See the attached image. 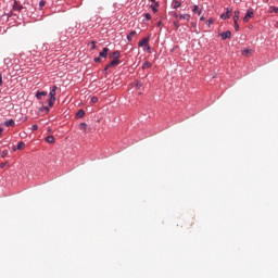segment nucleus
Instances as JSON below:
<instances>
[{
    "mask_svg": "<svg viewBox=\"0 0 278 278\" xmlns=\"http://www.w3.org/2000/svg\"><path fill=\"white\" fill-rule=\"evenodd\" d=\"M56 90H58V86H53L49 93V100H48L49 108H53V103H55Z\"/></svg>",
    "mask_w": 278,
    "mask_h": 278,
    "instance_id": "1",
    "label": "nucleus"
},
{
    "mask_svg": "<svg viewBox=\"0 0 278 278\" xmlns=\"http://www.w3.org/2000/svg\"><path fill=\"white\" fill-rule=\"evenodd\" d=\"M253 16H255V13H253V10H248V12L245 13V16L243 17L244 23H249V21H251V18H253Z\"/></svg>",
    "mask_w": 278,
    "mask_h": 278,
    "instance_id": "2",
    "label": "nucleus"
},
{
    "mask_svg": "<svg viewBox=\"0 0 278 278\" xmlns=\"http://www.w3.org/2000/svg\"><path fill=\"white\" fill-rule=\"evenodd\" d=\"M121 64V61L118 59H114L113 61L110 62L109 65H106L105 71L112 66H118Z\"/></svg>",
    "mask_w": 278,
    "mask_h": 278,
    "instance_id": "3",
    "label": "nucleus"
},
{
    "mask_svg": "<svg viewBox=\"0 0 278 278\" xmlns=\"http://www.w3.org/2000/svg\"><path fill=\"white\" fill-rule=\"evenodd\" d=\"M231 12V9H227L226 13L220 15V18H223V21H227V18H230Z\"/></svg>",
    "mask_w": 278,
    "mask_h": 278,
    "instance_id": "4",
    "label": "nucleus"
},
{
    "mask_svg": "<svg viewBox=\"0 0 278 278\" xmlns=\"http://www.w3.org/2000/svg\"><path fill=\"white\" fill-rule=\"evenodd\" d=\"M219 36L223 40H227V38H231V31L227 30L225 33L219 34Z\"/></svg>",
    "mask_w": 278,
    "mask_h": 278,
    "instance_id": "5",
    "label": "nucleus"
},
{
    "mask_svg": "<svg viewBox=\"0 0 278 278\" xmlns=\"http://www.w3.org/2000/svg\"><path fill=\"white\" fill-rule=\"evenodd\" d=\"M178 21H190V14H179Z\"/></svg>",
    "mask_w": 278,
    "mask_h": 278,
    "instance_id": "6",
    "label": "nucleus"
},
{
    "mask_svg": "<svg viewBox=\"0 0 278 278\" xmlns=\"http://www.w3.org/2000/svg\"><path fill=\"white\" fill-rule=\"evenodd\" d=\"M139 47H149V38H143L141 41L138 43Z\"/></svg>",
    "mask_w": 278,
    "mask_h": 278,
    "instance_id": "7",
    "label": "nucleus"
},
{
    "mask_svg": "<svg viewBox=\"0 0 278 278\" xmlns=\"http://www.w3.org/2000/svg\"><path fill=\"white\" fill-rule=\"evenodd\" d=\"M136 36H138V33H136V30L130 31L129 35H127L128 42H131V39Z\"/></svg>",
    "mask_w": 278,
    "mask_h": 278,
    "instance_id": "8",
    "label": "nucleus"
},
{
    "mask_svg": "<svg viewBox=\"0 0 278 278\" xmlns=\"http://www.w3.org/2000/svg\"><path fill=\"white\" fill-rule=\"evenodd\" d=\"M111 60H118L121 58V52L119 51H114L112 54H111Z\"/></svg>",
    "mask_w": 278,
    "mask_h": 278,
    "instance_id": "9",
    "label": "nucleus"
},
{
    "mask_svg": "<svg viewBox=\"0 0 278 278\" xmlns=\"http://www.w3.org/2000/svg\"><path fill=\"white\" fill-rule=\"evenodd\" d=\"M46 142H48V144H54L55 143V137L53 136H48L46 138Z\"/></svg>",
    "mask_w": 278,
    "mask_h": 278,
    "instance_id": "10",
    "label": "nucleus"
},
{
    "mask_svg": "<svg viewBox=\"0 0 278 278\" xmlns=\"http://www.w3.org/2000/svg\"><path fill=\"white\" fill-rule=\"evenodd\" d=\"M13 10L21 12L23 10V5H21L18 2H14Z\"/></svg>",
    "mask_w": 278,
    "mask_h": 278,
    "instance_id": "11",
    "label": "nucleus"
},
{
    "mask_svg": "<svg viewBox=\"0 0 278 278\" xmlns=\"http://www.w3.org/2000/svg\"><path fill=\"white\" fill-rule=\"evenodd\" d=\"M109 52H110L109 48H103V51L100 52V58H108Z\"/></svg>",
    "mask_w": 278,
    "mask_h": 278,
    "instance_id": "12",
    "label": "nucleus"
},
{
    "mask_svg": "<svg viewBox=\"0 0 278 278\" xmlns=\"http://www.w3.org/2000/svg\"><path fill=\"white\" fill-rule=\"evenodd\" d=\"M84 116H86V111L85 110H79L76 113V118H84Z\"/></svg>",
    "mask_w": 278,
    "mask_h": 278,
    "instance_id": "13",
    "label": "nucleus"
},
{
    "mask_svg": "<svg viewBox=\"0 0 278 278\" xmlns=\"http://www.w3.org/2000/svg\"><path fill=\"white\" fill-rule=\"evenodd\" d=\"M5 127H14L16 125V123L14 122V119H9L7 122H4Z\"/></svg>",
    "mask_w": 278,
    "mask_h": 278,
    "instance_id": "14",
    "label": "nucleus"
},
{
    "mask_svg": "<svg viewBox=\"0 0 278 278\" xmlns=\"http://www.w3.org/2000/svg\"><path fill=\"white\" fill-rule=\"evenodd\" d=\"M42 97H47V91H38V92L36 93V98H37L38 100L42 99Z\"/></svg>",
    "mask_w": 278,
    "mask_h": 278,
    "instance_id": "15",
    "label": "nucleus"
},
{
    "mask_svg": "<svg viewBox=\"0 0 278 278\" xmlns=\"http://www.w3.org/2000/svg\"><path fill=\"white\" fill-rule=\"evenodd\" d=\"M251 53H253V50H249V49L242 50V55H244V58H249V55H251Z\"/></svg>",
    "mask_w": 278,
    "mask_h": 278,
    "instance_id": "16",
    "label": "nucleus"
},
{
    "mask_svg": "<svg viewBox=\"0 0 278 278\" xmlns=\"http://www.w3.org/2000/svg\"><path fill=\"white\" fill-rule=\"evenodd\" d=\"M174 10H177V8H181V2L179 0H173Z\"/></svg>",
    "mask_w": 278,
    "mask_h": 278,
    "instance_id": "17",
    "label": "nucleus"
},
{
    "mask_svg": "<svg viewBox=\"0 0 278 278\" xmlns=\"http://www.w3.org/2000/svg\"><path fill=\"white\" fill-rule=\"evenodd\" d=\"M240 18V11H235L233 23H238Z\"/></svg>",
    "mask_w": 278,
    "mask_h": 278,
    "instance_id": "18",
    "label": "nucleus"
},
{
    "mask_svg": "<svg viewBox=\"0 0 278 278\" xmlns=\"http://www.w3.org/2000/svg\"><path fill=\"white\" fill-rule=\"evenodd\" d=\"M23 149H25V142L20 141L18 144H17V150L23 151Z\"/></svg>",
    "mask_w": 278,
    "mask_h": 278,
    "instance_id": "19",
    "label": "nucleus"
},
{
    "mask_svg": "<svg viewBox=\"0 0 278 278\" xmlns=\"http://www.w3.org/2000/svg\"><path fill=\"white\" fill-rule=\"evenodd\" d=\"M152 64L151 62L149 61H146L143 64H142V68H151Z\"/></svg>",
    "mask_w": 278,
    "mask_h": 278,
    "instance_id": "20",
    "label": "nucleus"
},
{
    "mask_svg": "<svg viewBox=\"0 0 278 278\" xmlns=\"http://www.w3.org/2000/svg\"><path fill=\"white\" fill-rule=\"evenodd\" d=\"M269 12H270V13L274 12L275 14H278V7H270V8H269Z\"/></svg>",
    "mask_w": 278,
    "mask_h": 278,
    "instance_id": "21",
    "label": "nucleus"
},
{
    "mask_svg": "<svg viewBox=\"0 0 278 278\" xmlns=\"http://www.w3.org/2000/svg\"><path fill=\"white\" fill-rule=\"evenodd\" d=\"M90 101H91V104L94 105V103L99 102V98L98 97H92Z\"/></svg>",
    "mask_w": 278,
    "mask_h": 278,
    "instance_id": "22",
    "label": "nucleus"
},
{
    "mask_svg": "<svg viewBox=\"0 0 278 278\" xmlns=\"http://www.w3.org/2000/svg\"><path fill=\"white\" fill-rule=\"evenodd\" d=\"M86 127H88V124L87 123H81L79 125V129H83L84 131H86Z\"/></svg>",
    "mask_w": 278,
    "mask_h": 278,
    "instance_id": "23",
    "label": "nucleus"
},
{
    "mask_svg": "<svg viewBox=\"0 0 278 278\" xmlns=\"http://www.w3.org/2000/svg\"><path fill=\"white\" fill-rule=\"evenodd\" d=\"M192 12H193L194 14H197V13L199 12V5L194 4V5H193V9H192Z\"/></svg>",
    "mask_w": 278,
    "mask_h": 278,
    "instance_id": "24",
    "label": "nucleus"
},
{
    "mask_svg": "<svg viewBox=\"0 0 278 278\" xmlns=\"http://www.w3.org/2000/svg\"><path fill=\"white\" fill-rule=\"evenodd\" d=\"M90 45L92 50L97 49V41H91Z\"/></svg>",
    "mask_w": 278,
    "mask_h": 278,
    "instance_id": "25",
    "label": "nucleus"
},
{
    "mask_svg": "<svg viewBox=\"0 0 278 278\" xmlns=\"http://www.w3.org/2000/svg\"><path fill=\"white\" fill-rule=\"evenodd\" d=\"M7 155H8V150H3V151L1 152V157H7Z\"/></svg>",
    "mask_w": 278,
    "mask_h": 278,
    "instance_id": "26",
    "label": "nucleus"
},
{
    "mask_svg": "<svg viewBox=\"0 0 278 278\" xmlns=\"http://www.w3.org/2000/svg\"><path fill=\"white\" fill-rule=\"evenodd\" d=\"M144 18H146V21H151V15L149 13H146Z\"/></svg>",
    "mask_w": 278,
    "mask_h": 278,
    "instance_id": "27",
    "label": "nucleus"
},
{
    "mask_svg": "<svg viewBox=\"0 0 278 278\" xmlns=\"http://www.w3.org/2000/svg\"><path fill=\"white\" fill-rule=\"evenodd\" d=\"M45 4H46V2H45L43 0H41V1L39 2V8H40V10H42V8H43Z\"/></svg>",
    "mask_w": 278,
    "mask_h": 278,
    "instance_id": "28",
    "label": "nucleus"
},
{
    "mask_svg": "<svg viewBox=\"0 0 278 278\" xmlns=\"http://www.w3.org/2000/svg\"><path fill=\"white\" fill-rule=\"evenodd\" d=\"M206 24H207L208 27H210V25L214 24V20H213V18L207 20Z\"/></svg>",
    "mask_w": 278,
    "mask_h": 278,
    "instance_id": "29",
    "label": "nucleus"
},
{
    "mask_svg": "<svg viewBox=\"0 0 278 278\" xmlns=\"http://www.w3.org/2000/svg\"><path fill=\"white\" fill-rule=\"evenodd\" d=\"M31 129H33V131H38V125H36V124L33 125V126H31Z\"/></svg>",
    "mask_w": 278,
    "mask_h": 278,
    "instance_id": "30",
    "label": "nucleus"
},
{
    "mask_svg": "<svg viewBox=\"0 0 278 278\" xmlns=\"http://www.w3.org/2000/svg\"><path fill=\"white\" fill-rule=\"evenodd\" d=\"M150 8L154 14L157 12V9L154 5H151Z\"/></svg>",
    "mask_w": 278,
    "mask_h": 278,
    "instance_id": "31",
    "label": "nucleus"
},
{
    "mask_svg": "<svg viewBox=\"0 0 278 278\" xmlns=\"http://www.w3.org/2000/svg\"><path fill=\"white\" fill-rule=\"evenodd\" d=\"M136 88H138V89L142 88V83L138 81V83L136 84Z\"/></svg>",
    "mask_w": 278,
    "mask_h": 278,
    "instance_id": "32",
    "label": "nucleus"
},
{
    "mask_svg": "<svg viewBox=\"0 0 278 278\" xmlns=\"http://www.w3.org/2000/svg\"><path fill=\"white\" fill-rule=\"evenodd\" d=\"M0 86H3V75L0 74Z\"/></svg>",
    "mask_w": 278,
    "mask_h": 278,
    "instance_id": "33",
    "label": "nucleus"
},
{
    "mask_svg": "<svg viewBox=\"0 0 278 278\" xmlns=\"http://www.w3.org/2000/svg\"><path fill=\"white\" fill-rule=\"evenodd\" d=\"M235 28H236V31H238L240 29V25H238V23H235Z\"/></svg>",
    "mask_w": 278,
    "mask_h": 278,
    "instance_id": "34",
    "label": "nucleus"
},
{
    "mask_svg": "<svg viewBox=\"0 0 278 278\" xmlns=\"http://www.w3.org/2000/svg\"><path fill=\"white\" fill-rule=\"evenodd\" d=\"M174 25L177 29H179V24L177 22H174Z\"/></svg>",
    "mask_w": 278,
    "mask_h": 278,
    "instance_id": "35",
    "label": "nucleus"
},
{
    "mask_svg": "<svg viewBox=\"0 0 278 278\" xmlns=\"http://www.w3.org/2000/svg\"><path fill=\"white\" fill-rule=\"evenodd\" d=\"M94 62H97V63L101 62V58H96Z\"/></svg>",
    "mask_w": 278,
    "mask_h": 278,
    "instance_id": "36",
    "label": "nucleus"
},
{
    "mask_svg": "<svg viewBox=\"0 0 278 278\" xmlns=\"http://www.w3.org/2000/svg\"><path fill=\"white\" fill-rule=\"evenodd\" d=\"M146 47H148L147 51H149V53H151V47H149V46H146Z\"/></svg>",
    "mask_w": 278,
    "mask_h": 278,
    "instance_id": "37",
    "label": "nucleus"
},
{
    "mask_svg": "<svg viewBox=\"0 0 278 278\" xmlns=\"http://www.w3.org/2000/svg\"><path fill=\"white\" fill-rule=\"evenodd\" d=\"M174 16L179 20V14L175 13Z\"/></svg>",
    "mask_w": 278,
    "mask_h": 278,
    "instance_id": "38",
    "label": "nucleus"
},
{
    "mask_svg": "<svg viewBox=\"0 0 278 278\" xmlns=\"http://www.w3.org/2000/svg\"><path fill=\"white\" fill-rule=\"evenodd\" d=\"M202 12H203L202 10H199V11H198V15L201 16V13H202Z\"/></svg>",
    "mask_w": 278,
    "mask_h": 278,
    "instance_id": "39",
    "label": "nucleus"
},
{
    "mask_svg": "<svg viewBox=\"0 0 278 278\" xmlns=\"http://www.w3.org/2000/svg\"><path fill=\"white\" fill-rule=\"evenodd\" d=\"M3 134V128L0 127V136Z\"/></svg>",
    "mask_w": 278,
    "mask_h": 278,
    "instance_id": "40",
    "label": "nucleus"
},
{
    "mask_svg": "<svg viewBox=\"0 0 278 278\" xmlns=\"http://www.w3.org/2000/svg\"><path fill=\"white\" fill-rule=\"evenodd\" d=\"M1 168H5V163H1Z\"/></svg>",
    "mask_w": 278,
    "mask_h": 278,
    "instance_id": "41",
    "label": "nucleus"
},
{
    "mask_svg": "<svg viewBox=\"0 0 278 278\" xmlns=\"http://www.w3.org/2000/svg\"><path fill=\"white\" fill-rule=\"evenodd\" d=\"M200 21H205V17L201 16V17H200Z\"/></svg>",
    "mask_w": 278,
    "mask_h": 278,
    "instance_id": "42",
    "label": "nucleus"
},
{
    "mask_svg": "<svg viewBox=\"0 0 278 278\" xmlns=\"http://www.w3.org/2000/svg\"><path fill=\"white\" fill-rule=\"evenodd\" d=\"M156 8L160 5L157 2H155Z\"/></svg>",
    "mask_w": 278,
    "mask_h": 278,
    "instance_id": "43",
    "label": "nucleus"
},
{
    "mask_svg": "<svg viewBox=\"0 0 278 278\" xmlns=\"http://www.w3.org/2000/svg\"><path fill=\"white\" fill-rule=\"evenodd\" d=\"M150 1H152V3H155V0H150Z\"/></svg>",
    "mask_w": 278,
    "mask_h": 278,
    "instance_id": "44",
    "label": "nucleus"
},
{
    "mask_svg": "<svg viewBox=\"0 0 278 278\" xmlns=\"http://www.w3.org/2000/svg\"><path fill=\"white\" fill-rule=\"evenodd\" d=\"M46 110L49 112V108H46Z\"/></svg>",
    "mask_w": 278,
    "mask_h": 278,
    "instance_id": "45",
    "label": "nucleus"
},
{
    "mask_svg": "<svg viewBox=\"0 0 278 278\" xmlns=\"http://www.w3.org/2000/svg\"><path fill=\"white\" fill-rule=\"evenodd\" d=\"M13 151H16V148H13Z\"/></svg>",
    "mask_w": 278,
    "mask_h": 278,
    "instance_id": "46",
    "label": "nucleus"
},
{
    "mask_svg": "<svg viewBox=\"0 0 278 278\" xmlns=\"http://www.w3.org/2000/svg\"><path fill=\"white\" fill-rule=\"evenodd\" d=\"M193 27H195V24H192Z\"/></svg>",
    "mask_w": 278,
    "mask_h": 278,
    "instance_id": "47",
    "label": "nucleus"
}]
</instances>
